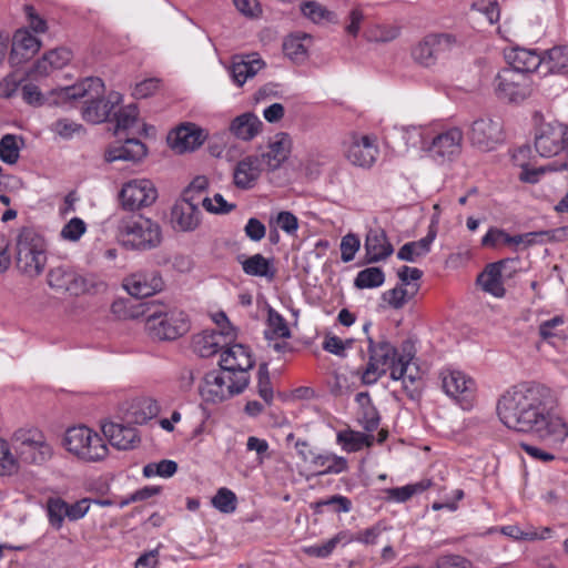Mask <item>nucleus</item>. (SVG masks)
I'll return each instance as SVG.
<instances>
[{
    "label": "nucleus",
    "instance_id": "nucleus-55",
    "mask_svg": "<svg viewBox=\"0 0 568 568\" xmlns=\"http://www.w3.org/2000/svg\"><path fill=\"white\" fill-rule=\"evenodd\" d=\"M18 470V459L10 452L7 442L0 438V476H11Z\"/></svg>",
    "mask_w": 568,
    "mask_h": 568
},
{
    "label": "nucleus",
    "instance_id": "nucleus-39",
    "mask_svg": "<svg viewBox=\"0 0 568 568\" xmlns=\"http://www.w3.org/2000/svg\"><path fill=\"white\" fill-rule=\"evenodd\" d=\"M11 443L17 454H28L26 448L32 445L48 444L42 432L34 427L17 429L12 434Z\"/></svg>",
    "mask_w": 568,
    "mask_h": 568
},
{
    "label": "nucleus",
    "instance_id": "nucleus-3",
    "mask_svg": "<svg viewBox=\"0 0 568 568\" xmlns=\"http://www.w3.org/2000/svg\"><path fill=\"white\" fill-rule=\"evenodd\" d=\"M104 83L100 78L90 77L69 87L60 88L57 94L61 100L84 99L82 116L91 123H102L110 119L112 111L122 102L119 92H110L104 98Z\"/></svg>",
    "mask_w": 568,
    "mask_h": 568
},
{
    "label": "nucleus",
    "instance_id": "nucleus-6",
    "mask_svg": "<svg viewBox=\"0 0 568 568\" xmlns=\"http://www.w3.org/2000/svg\"><path fill=\"white\" fill-rule=\"evenodd\" d=\"M16 246L18 268L31 277L40 275L47 263L43 237L34 230L26 227L19 233Z\"/></svg>",
    "mask_w": 568,
    "mask_h": 568
},
{
    "label": "nucleus",
    "instance_id": "nucleus-12",
    "mask_svg": "<svg viewBox=\"0 0 568 568\" xmlns=\"http://www.w3.org/2000/svg\"><path fill=\"white\" fill-rule=\"evenodd\" d=\"M495 91L499 99L517 103L530 95L531 81L528 75L505 68L495 78Z\"/></svg>",
    "mask_w": 568,
    "mask_h": 568
},
{
    "label": "nucleus",
    "instance_id": "nucleus-5",
    "mask_svg": "<svg viewBox=\"0 0 568 568\" xmlns=\"http://www.w3.org/2000/svg\"><path fill=\"white\" fill-rule=\"evenodd\" d=\"M118 236L126 248L149 251L161 244L162 230L158 222L142 214H132L120 221Z\"/></svg>",
    "mask_w": 568,
    "mask_h": 568
},
{
    "label": "nucleus",
    "instance_id": "nucleus-49",
    "mask_svg": "<svg viewBox=\"0 0 568 568\" xmlns=\"http://www.w3.org/2000/svg\"><path fill=\"white\" fill-rule=\"evenodd\" d=\"M213 507L223 514H232L236 509L237 498L235 493L226 487L217 489L211 500Z\"/></svg>",
    "mask_w": 568,
    "mask_h": 568
},
{
    "label": "nucleus",
    "instance_id": "nucleus-8",
    "mask_svg": "<svg viewBox=\"0 0 568 568\" xmlns=\"http://www.w3.org/2000/svg\"><path fill=\"white\" fill-rule=\"evenodd\" d=\"M457 45V39L450 33H429L412 50V57L418 64L429 68L446 58Z\"/></svg>",
    "mask_w": 568,
    "mask_h": 568
},
{
    "label": "nucleus",
    "instance_id": "nucleus-1",
    "mask_svg": "<svg viewBox=\"0 0 568 568\" xmlns=\"http://www.w3.org/2000/svg\"><path fill=\"white\" fill-rule=\"evenodd\" d=\"M499 420L517 433L530 435L551 447L568 438V423L555 409L551 390L540 384L510 387L497 400Z\"/></svg>",
    "mask_w": 568,
    "mask_h": 568
},
{
    "label": "nucleus",
    "instance_id": "nucleus-56",
    "mask_svg": "<svg viewBox=\"0 0 568 568\" xmlns=\"http://www.w3.org/2000/svg\"><path fill=\"white\" fill-rule=\"evenodd\" d=\"M404 286L405 285L400 283V285L398 286L385 291L382 294V300L394 310L402 308L407 303V301L414 295V293L409 295L408 290L405 288Z\"/></svg>",
    "mask_w": 568,
    "mask_h": 568
},
{
    "label": "nucleus",
    "instance_id": "nucleus-40",
    "mask_svg": "<svg viewBox=\"0 0 568 568\" xmlns=\"http://www.w3.org/2000/svg\"><path fill=\"white\" fill-rule=\"evenodd\" d=\"M337 442L342 445L344 450L352 453L358 452L364 447L372 446L374 436L372 434H364L361 432L347 429L337 434Z\"/></svg>",
    "mask_w": 568,
    "mask_h": 568
},
{
    "label": "nucleus",
    "instance_id": "nucleus-30",
    "mask_svg": "<svg viewBox=\"0 0 568 568\" xmlns=\"http://www.w3.org/2000/svg\"><path fill=\"white\" fill-rule=\"evenodd\" d=\"M146 155V146L135 138L125 139L121 145L110 146L104 154L105 161L111 163L114 161L138 162Z\"/></svg>",
    "mask_w": 568,
    "mask_h": 568
},
{
    "label": "nucleus",
    "instance_id": "nucleus-19",
    "mask_svg": "<svg viewBox=\"0 0 568 568\" xmlns=\"http://www.w3.org/2000/svg\"><path fill=\"white\" fill-rule=\"evenodd\" d=\"M48 284L51 288L80 295L87 291L85 278L68 266H58L49 271Z\"/></svg>",
    "mask_w": 568,
    "mask_h": 568
},
{
    "label": "nucleus",
    "instance_id": "nucleus-43",
    "mask_svg": "<svg viewBox=\"0 0 568 568\" xmlns=\"http://www.w3.org/2000/svg\"><path fill=\"white\" fill-rule=\"evenodd\" d=\"M265 338H288L291 331L285 318L274 308L270 307L267 312V329L264 332Z\"/></svg>",
    "mask_w": 568,
    "mask_h": 568
},
{
    "label": "nucleus",
    "instance_id": "nucleus-23",
    "mask_svg": "<svg viewBox=\"0 0 568 568\" xmlns=\"http://www.w3.org/2000/svg\"><path fill=\"white\" fill-rule=\"evenodd\" d=\"M506 60L509 64V70L524 73L528 75L531 72L542 71V55L536 50L525 48H514L506 53Z\"/></svg>",
    "mask_w": 568,
    "mask_h": 568
},
{
    "label": "nucleus",
    "instance_id": "nucleus-44",
    "mask_svg": "<svg viewBox=\"0 0 568 568\" xmlns=\"http://www.w3.org/2000/svg\"><path fill=\"white\" fill-rule=\"evenodd\" d=\"M311 36L306 33L291 34L283 43V51L292 61L302 62L307 57V48L303 40H310Z\"/></svg>",
    "mask_w": 568,
    "mask_h": 568
},
{
    "label": "nucleus",
    "instance_id": "nucleus-17",
    "mask_svg": "<svg viewBox=\"0 0 568 568\" xmlns=\"http://www.w3.org/2000/svg\"><path fill=\"white\" fill-rule=\"evenodd\" d=\"M444 392L457 399L463 408H468L470 397L475 390V382L460 371H446L442 373Z\"/></svg>",
    "mask_w": 568,
    "mask_h": 568
},
{
    "label": "nucleus",
    "instance_id": "nucleus-35",
    "mask_svg": "<svg viewBox=\"0 0 568 568\" xmlns=\"http://www.w3.org/2000/svg\"><path fill=\"white\" fill-rule=\"evenodd\" d=\"M355 400L359 406L357 420L363 428L372 433L379 426L381 417L378 410L372 403V398L367 392L356 394Z\"/></svg>",
    "mask_w": 568,
    "mask_h": 568
},
{
    "label": "nucleus",
    "instance_id": "nucleus-42",
    "mask_svg": "<svg viewBox=\"0 0 568 568\" xmlns=\"http://www.w3.org/2000/svg\"><path fill=\"white\" fill-rule=\"evenodd\" d=\"M159 413L160 406L158 402L153 398L144 397L133 404L131 417L133 423L143 425L158 416Z\"/></svg>",
    "mask_w": 568,
    "mask_h": 568
},
{
    "label": "nucleus",
    "instance_id": "nucleus-18",
    "mask_svg": "<svg viewBox=\"0 0 568 568\" xmlns=\"http://www.w3.org/2000/svg\"><path fill=\"white\" fill-rule=\"evenodd\" d=\"M123 286L130 295L143 298L160 292L163 280L156 271H140L125 277Z\"/></svg>",
    "mask_w": 568,
    "mask_h": 568
},
{
    "label": "nucleus",
    "instance_id": "nucleus-38",
    "mask_svg": "<svg viewBox=\"0 0 568 568\" xmlns=\"http://www.w3.org/2000/svg\"><path fill=\"white\" fill-rule=\"evenodd\" d=\"M310 464L316 475L341 474L347 469V460L332 453L314 454Z\"/></svg>",
    "mask_w": 568,
    "mask_h": 568
},
{
    "label": "nucleus",
    "instance_id": "nucleus-20",
    "mask_svg": "<svg viewBox=\"0 0 568 568\" xmlns=\"http://www.w3.org/2000/svg\"><path fill=\"white\" fill-rule=\"evenodd\" d=\"M235 338L233 327H229L227 331L222 328L221 331H204L196 335L193 339L194 351L201 357H210L216 354L224 346L225 349L233 344L231 342Z\"/></svg>",
    "mask_w": 568,
    "mask_h": 568
},
{
    "label": "nucleus",
    "instance_id": "nucleus-11",
    "mask_svg": "<svg viewBox=\"0 0 568 568\" xmlns=\"http://www.w3.org/2000/svg\"><path fill=\"white\" fill-rule=\"evenodd\" d=\"M535 149L542 158L565 156L568 153V126L560 123L541 125L535 136Z\"/></svg>",
    "mask_w": 568,
    "mask_h": 568
},
{
    "label": "nucleus",
    "instance_id": "nucleus-59",
    "mask_svg": "<svg viewBox=\"0 0 568 568\" xmlns=\"http://www.w3.org/2000/svg\"><path fill=\"white\" fill-rule=\"evenodd\" d=\"M87 231V224L80 217H72L61 230L60 236L70 242H77Z\"/></svg>",
    "mask_w": 568,
    "mask_h": 568
},
{
    "label": "nucleus",
    "instance_id": "nucleus-24",
    "mask_svg": "<svg viewBox=\"0 0 568 568\" xmlns=\"http://www.w3.org/2000/svg\"><path fill=\"white\" fill-rule=\"evenodd\" d=\"M364 248L366 263L368 264L385 261L394 253V247L388 241L386 232L382 229H371L367 232Z\"/></svg>",
    "mask_w": 568,
    "mask_h": 568
},
{
    "label": "nucleus",
    "instance_id": "nucleus-33",
    "mask_svg": "<svg viewBox=\"0 0 568 568\" xmlns=\"http://www.w3.org/2000/svg\"><path fill=\"white\" fill-rule=\"evenodd\" d=\"M436 227L430 224L428 233L425 237L405 243L397 252V257L406 262H416L417 258L425 256L430 252V246L436 239Z\"/></svg>",
    "mask_w": 568,
    "mask_h": 568
},
{
    "label": "nucleus",
    "instance_id": "nucleus-61",
    "mask_svg": "<svg viewBox=\"0 0 568 568\" xmlns=\"http://www.w3.org/2000/svg\"><path fill=\"white\" fill-rule=\"evenodd\" d=\"M209 187V180L204 175L195 176L189 186L183 192V199L190 202H197L200 204V200L197 197L199 194L205 192Z\"/></svg>",
    "mask_w": 568,
    "mask_h": 568
},
{
    "label": "nucleus",
    "instance_id": "nucleus-22",
    "mask_svg": "<svg viewBox=\"0 0 568 568\" xmlns=\"http://www.w3.org/2000/svg\"><path fill=\"white\" fill-rule=\"evenodd\" d=\"M378 148L368 135L354 138L346 150L347 160L356 166L371 168L377 158Z\"/></svg>",
    "mask_w": 568,
    "mask_h": 568
},
{
    "label": "nucleus",
    "instance_id": "nucleus-9",
    "mask_svg": "<svg viewBox=\"0 0 568 568\" xmlns=\"http://www.w3.org/2000/svg\"><path fill=\"white\" fill-rule=\"evenodd\" d=\"M369 359L362 374V382L365 385L375 384L387 371L388 366L395 363L399 356L395 346L388 341L375 342L367 336Z\"/></svg>",
    "mask_w": 568,
    "mask_h": 568
},
{
    "label": "nucleus",
    "instance_id": "nucleus-52",
    "mask_svg": "<svg viewBox=\"0 0 568 568\" xmlns=\"http://www.w3.org/2000/svg\"><path fill=\"white\" fill-rule=\"evenodd\" d=\"M257 393L265 404L271 405L274 398V392L270 378L267 363H262L257 371Z\"/></svg>",
    "mask_w": 568,
    "mask_h": 568
},
{
    "label": "nucleus",
    "instance_id": "nucleus-37",
    "mask_svg": "<svg viewBox=\"0 0 568 568\" xmlns=\"http://www.w3.org/2000/svg\"><path fill=\"white\" fill-rule=\"evenodd\" d=\"M568 73V47L558 45L546 51L542 55L541 75Z\"/></svg>",
    "mask_w": 568,
    "mask_h": 568
},
{
    "label": "nucleus",
    "instance_id": "nucleus-57",
    "mask_svg": "<svg viewBox=\"0 0 568 568\" xmlns=\"http://www.w3.org/2000/svg\"><path fill=\"white\" fill-rule=\"evenodd\" d=\"M50 129L53 133L58 134L60 138L64 140H70L75 134H79L83 131L82 124L77 123L67 118L58 119L51 124Z\"/></svg>",
    "mask_w": 568,
    "mask_h": 568
},
{
    "label": "nucleus",
    "instance_id": "nucleus-32",
    "mask_svg": "<svg viewBox=\"0 0 568 568\" xmlns=\"http://www.w3.org/2000/svg\"><path fill=\"white\" fill-rule=\"evenodd\" d=\"M239 262L242 270L246 275L265 277L267 281H273L276 275V270L273 265V260L266 258L260 253L252 256H239Z\"/></svg>",
    "mask_w": 568,
    "mask_h": 568
},
{
    "label": "nucleus",
    "instance_id": "nucleus-47",
    "mask_svg": "<svg viewBox=\"0 0 568 568\" xmlns=\"http://www.w3.org/2000/svg\"><path fill=\"white\" fill-rule=\"evenodd\" d=\"M139 110L133 103L119 109L114 112L115 120V134H120L122 131L132 129L138 122Z\"/></svg>",
    "mask_w": 568,
    "mask_h": 568
},
{
    "label": "nucleus",
    "instance_id": "nucleus-15",
    "mask_svg": "<svg viewBox=\"0 0 568 568\" xmlns=\"http://www.w3.org/2000/svg\"><path fill=\"white\" fill-rule=\"evenodd\" d=\"M530 153V148L523 145L518 148L513 154L514 162L521 168L519 180L525 183H538L542 175L549 172H568V153L565 156L556 158L546 165L539 168H529V165L521 161Z\"/></svg>",
    "mask_w": 568,
    "mask_h": 568
},
{
    "label": "nucleus",
    "instance_id": "nucleus-16",
    "mask_svg": "<svg viewBox=\"0 0 568 568\" xmlns=\"http://www.w3.org/2000/svg\"><path fill=\"white\" fill-rule=\"evenodd\" d=\"M9 63L19 67L33 58L41 48V41L27 28L16 30L11 39Z\"/></svg>",
    "mask_w": 568,
    "mask_h": 568
},
{
    "label": "nucleus",
    "instance_id": "nucleus-13",
    "mask_svg": "<svg viewBox=\"0 0 568 568\" xmlns=\"http://www.w3.org/2000/svg\"><path fill=\"white\" fill-rule=\"evenodd\" d=\"M470 143L480 151H491L504 141L503 124L498 119L479 118L469 128Z\"/></svg>",
    "mask_w": 568,
    "mask_h": 568
},
{
    "label": "nucleus",
    "instance_id": "nucleus-60",
    "mask_svg": "<svg viewBox=\"0 0 568 568\" xmlns=\"http://www.w3.org/2000/svg\"><path fill=\"white\" fill-rule=\"evenodd\" d=\"M399 29L393 26H375L367 31V39L375 42H389L396 39Z\"/></svg>",
    "mask_w": 568,
    "mask_h": 568
},
{
    "label": "nucleus",
    "instance_id": "nucleus-14",
    "mask_svg": "<svg viewBox=\"0 0 568 568\" xmlns=\"http://www.w3.org/2000/svg\"><path fill=\"white\" fill-rule=\"evenodd\" d=\"M158 191L151 180L136 179L125 183L120 192V200L125 210L134 211L155 202Z\"/></svg>",
    "mask_w": 568,
    "mask_h": 568
},
{
    "label": "nucleus",
    "instance_id": "nucleus-26",
    "mask_svg": "<svg viewBox=\"0 0 568 568\" xmlns=\"http://www.w3.org/2000/svg\"><path fill=\"white\" fill-rule=\"evenodd\" d=\"M171 221L175 229L183 232L194 231L201 223V211L197 202L182 200L171 212Z\"/></svg>",
    "mask_w": 568,
    "mask_h": 568
},
{
    "label": "nucleus",
    "instance_id": "nucleus-29",
    "mask_svg": "<svg viewBox=\"0 0 568 568\" xmlns=\"http://www.w3.org/2000/svg\"><path fill=\"white\" fill-rule=\"evenodd\" d=\"M514 262L511 258H504L486 266L477 278L483 290L496 297H503L506 290L501 282V272L506 264Z\"/></svg>",
    "mask_w": 568,
    "mask_h": 568
},
{
    "label": "nucleus",
    "instance_id": "nucleus-64",
    "mask_svg": "<svg viewBox=\"0 0 568 568\" xmlns=\"http://www.w3.org/2000/svg\"><path fill=\"white\" fill-rule=\"evenodd\" d=\"M436 568H473V565L459 555H446L437 559Z\"/></svg>",
    "mask_w": 568,
    "mask_h": 568
},
{
    "label": "nucleus",
    "instance_id": "nucleus-25",
    "mask_svg": "<svg viewBox=\"0 0 568 568\" xmlns=\"http://www.w3.org/2000/svg\"><path fill=\"white\" fill-rule=\"evenodd\" d=\"M169 141L179 153L193 151L204 142L203 131L195 124H183L169 135Z\"/></svg>",
    "mask_w": 568,
    "mask_h": 568
},
{
    "label": "nucleus",
    "instance_id": "nucleus-4",
    "mask_svg": "<svg viewBox=\"0 0 568 568\" xmlns=\"http://www.w3.org/2000/svg\"><path fill=\"white\" fill-rule=\"evenodd\" d=\"M148 336L158 342L174 341L190 329L187 315L172 303L150 301L142 304Z\"/></svg>",
    "mask_w": 568,
    "mask_h": 568
},
{
    "label": "nucleus",
    "instance_id": "nucleus-63",
    "mask_svg": "<svg viewBox=\"0 0 568 568\" xmlns=\"http://www.w3.org/2000/svg\"><path fill=\"white\" fill-rule=\"evenodd\" d=\"M23 12L26 14L29 27L36 33H44L47 31V21L39 16V13L32 4H24Z\"/></svg>",
    "mask_w": 568,
    "mask_h": 568
},
{
    "label": "nucleus",
    "instance_id": "nucleus-10",
    "mask_svg": "<svg viewBox=\"0 0 568 568\" xmlns=\"http://www.w3.org/2000/svg\"><path fill=\"white\" fill-rule=\"evenodd\" d=\"M463 140L464 132L457 126L440 132L433 129L426 153L437 163L452 162L462 153Z\"/></svg>",
    "mask_w": 568,
    "mask_h": 568
},
{
    "label": "nucleus",
    "instance_id": "nucleus-21",
    "mask_svg": "<svg viewBox=\"0 0 568 568\" xmlns=\"http://www.w3.org/2000/svg\"><path fill=\"white\" fill-rule=\"evenodd\" d=\"M263 171V159L251 154L240 160L233 170V182L237 189H252Z\"/></svg>",
    "mask_w": 568,
    "mask_h": 568
},
{
    "label": "nucleus",
    "instance_id": "nucleus-31",
    "mask_svg": "<svg viewBox=\"0 0 568 568\" xmlns=\"http://www.w3.org/2000/svg\"><path fill=\"white\" fill-rule=\"evenodd\" d=\"M263 126V122L253 112H245L234 118L230 123V132L243 141L253 140Z\"/></svg>",
    "mask_w": 568,
    "mask_h": 568
},
{
    "label": "nucleus",
    "instance_id": "nucleus-50",
    "mask_svg": "<svg viewBox=\"0 0 568 568\" xmlns=\"http://www.w3.org/2000/svg\"><path fill=\"white\" fill-rule=\"evenodd\" d=\"M302 13L314 23L323 20L334 22L335 14L316 1H305L301 4Z\"/></svg>",
    "mask_w": 568,
    "mask_h": 568
},
{
    "label": "nucleus",
    "instance_id": "nucleus-36",
    "mask_svg": "<svg viewBox=\"0 0 568 568\" xmlns=\"http://www.w3.org/2000/svg\"><path fill=\"white\" fill-rule=\"evenodd\" d=\"M394 129L400 134L408 148L420 149L426 152L433 128L428 125H395Z\"/></svg>",
    "mask_w": 568,
    "mask_h": 568
},
{
    "label": "nucleus",
    "instance_id": "nucleus-53",
    "mask_svg": "<svg viewBox=\"0 0 568 568\" xmlns=\"http://www.w3.org/2000/svg\"><path fill=\"white\" fill-rule=\"evenodd\" d=\"M20 146L14 134H6L0 140V159L8 164H14L19 159Z\"/></svg>",
    "mask_w": 568,
    "mask_h": 568
},
{
    "label": "nucleus",
    "instance_id": "nucleus-27",
    "mask_svg": "<svg viewBox=\"0 0 568 568\" xmlns=\"http://www.w3.org/2000/svg\"><path fill=\"white\" fill-rule=\"evenodd\" d=\"M292 140L287 133L281 132L268 143L267 151L260 154L263 165L270 171L277 170L291 153Z\"/></svg>",
    "mask_w": 568,
    "mask_h": 568
},
{
    "label": "nucleus",
    "instance_id": "nucleus-28",
    "mask_svg": "<svg viewBox=\"0 0 568 568\" xmlns=\"http://www.w3.org/2000/svg\"><path fill=\"white\" fill-rule=\"evenodd\" d=\"M103 435L109 443L118 449H131L140 442L138 430L134 427L124 426L113 422L102 425Z\"/></svg>",
    "mask_w": 568,
    "mask_h": 568
},
{
    "label": "nucleus",
    "instance_id": "nucleus-54",
    "mask_svg": "<svg viewBox=\"0 0 568 568\" xmlns=\"http://www.w3.org/2000/svg\"><path fill=\"white\" fill-rule=\"evenodd\" d=\"M28 454H18L19 458L27 464L41 465L50 459L52 456V449L49 444L44 445H32L26 448Z\"/></svg>",
    "mask_w": 568,
    "mask_h": 568
},
{
    "label": "nucleus",
    "instance_id": "nucleus-41",
    "mask_svg": "<svg viewBox=\"0 0 568 568\" xmlns=\"http://www.w3.org/2000/svg\"><path fill=\"white\" fill-rule=\"evenodd\" d=\"M565 317L556 315L549 320L541 321L538 325V335L542 342L555 345L556 339H564L566 337L562 326Z\"/></svg>",
    "mask_w": 568,
    "mask_h": 568
},
{
    "label": "nucleus",
    "instance_id": "nucleus-34",
    "mask_svg": "<svg viewBox=\"0 0 568 568\" xmlns=\"http://www.w3.org/2000/svg\"><path fill=\"white\" fill-rule=\"evenodd\" d=\"M263 67L264 62L257 54H252L239 61L234 60L230 68V73L233 82L237 87H242L248 79L256 75Z\"/></svg>",
    "mask_w": 568,
    "mask_h": 568
},
{
    "label": "nucleus",
    "instance_id": "nucleus-2",
    "mask_svg": "<svg viewBox=\"0 0 568 568\" xmlns=\"http://www.w3.org/2000/svg\"><path fill=\"white\" fill-rule=\"evenodd\" d=\"M254 364L250 348L234 343L222 352L220 369L204 375L200 386L202 398L205 402L221 403L243 393L250 384L248 371Z\"/></svg>",
    "mask_w": 568,
    "mask_h": 568
},
{
    "label": "nucleus",
    "instance_id": "nucleus-48",
    "mask_svg": "<svg viewBox=\"0 0 568 568\" xmlns=\"http://www.w3.org/2000/svg\"><path fill=\"white\" fill-rule=\"evenodd\" d=\"M521 237L509 235L505 230L490 227L481 239V245L486 247H496L499 243L507 245H520Z\"/></svg>",
    "mask_w": 568,
    "mask_h": 568
},
{
    "label": "nucleus",
    "instance_id": "nucleus-58",
    "mask_svg": "<svg viewBox=\"0 0 568 568\" xmlns=\"http://www.w3.org/2000/svg\"><path fill=\"white\" fill-rule=\"evenodd\" d=\"M201 204L207 212L213 214H226L236 207L235 204L229 203L220 193L214 194L212 199L209 196L203 197Z\"/></svg>",
    "mask_w": 568,
    "mask_h": 568
},
{
    "label": "nucleus",
    "instance_id": "nucleus-62",
    "mask_svg": "<svg viewBox=\"0 0 568 568\" xmlns=\"http://www.w3.org/2000/svg\"><path fill=\"white\" fill-rule=\"evenodd\" d=\"M359 239L354 234H347L341 242V258L347 263L354 260L356 252L359 250Z\"/></svg>",
    "mask_w": 568,
    "mask_h": 568
},
{
    "label": "nucleus",
    "instance_id": "nucleus-51",
    "mask_svg": "<svg viewBox=\"0 0 568 568\" xmlns=\"http://www.w3.org/2000/svg\"><path fill=\"white\" fill-rule=\"evenodd\" d=\"M331 506L334 513H349L352 510V501L349 498L342 495H333L328 498L317 500L312 504L315 513L321 514L323 507Z\"/></svg>",
    "mask_w": 568,
    "mask_h": 568
},
{
    "label": "nucleus",
    "instance_id": "nucleus-46",
    "mask_svg": "<svg viewBox=\"0 0 568 568\" xmlns=\"http://www.w3.org/2000/svg\"><path fill=\"white\" fill-rule=\"evenodd\" d=\"M385 282V274L381 267H367L357 273L354 285L357 288H375Z\"/></svg>",
    "mask_w": 568,
    "mask_h": 568
},
{
    "label": "nucleus",
    "instance_id": "nucleus-45",
    "mask_svg": "<svg viewBox=\"0 0 568 568\" xmlns=\"http://www.w3.org/2000/svg\"><path fill=\"white\" fill-rule=\"evenodd\" d=\"M68 503L61 497H50L47 500V515L49 524L57 530L61 529L64 519H68Z\"/></svg>",
    "mask_w": 568,
    "mask_h": 568
},
{
    "label": "nucleus",
    "instance_id": "nucleus-7",
    "mask_svg": "<svg viewBox=\"0 0 568 568\" xmlns=\"http://www.w3.org/2000/svg\"><path fill=\"white\" fill-rule=\"evenodd\" d=\"M63 442L70 453L87 462L101 460L108 454L104 440L87 426L69 428Z\"/></svg>",
    "mask_w": 568,
    "mask_h": 568
}]
</instances>
